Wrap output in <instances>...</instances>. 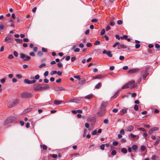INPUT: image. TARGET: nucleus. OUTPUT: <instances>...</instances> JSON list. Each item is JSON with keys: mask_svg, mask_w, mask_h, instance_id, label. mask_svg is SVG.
<instances>
[{"mask_svg": "<svg viewBox=\"0 0 160 160\" xmlns=\"http://www.w3.org/2000/svg\"><path fill=\"white\" fill-rule=\"evenodd\" d=\"M15 120L14 117H10L7 118L4 122V125L8 127L9 124Z\"/></svg>", "mask_w": 160, "mask_h": 160, "instance_id": "nucleus-1", "label": "nucleus"}, {"mask_svg": "<svg viewBox=\"0 0 160 160\" xmlns=\"http://www.w3.org/2000/svg\"><path fill=\"white\" fill-rule=\"evenodd\" d=\"M46 66V64L44 63H43L39 65V67L40 68H42L43 67L45 66Z\"/></svg>", "mask_w": 160, "mask_h": 160, "instance_id": "nucleus-49", "label": "nucleus"}, {"mask_svg": "<svg viewBox=\"0 0 160 160\" xmlns=\"http://www.w3.org/2000/svg\"><path fill=\"white\" fill-rule=\"evenodd\" d=\"M128 83L124 85L122 88V89H127L129 88Z\"/></svg>", "mask_w": 160, "mask_h": 160, "instance_id": "nucleus-25", "label": "nucleus"}, {"mask_svg": "<svg viewBox=\"0 0 160 160\" xmlns=\"http://www.w3.org/2000/svg\"><path fill=\"white\" fill-rule=\"evenodd\" d=\"M41 147H42L43 150H46L47 149V147L45 145H40Z\"/></svg>", "mask_w": 160, "mask_h": 160, "instance_id": "nucleus-30", "label": "nucleus"}, {"mask_svg": "<svg viewBox=\"0 0 160 160\" xmlns=\"http://www.w3.org/2000/svg\"><path fill=\"white\" fill-rule=\"evenodd\" d=\"M120 133L121 135H124V131L123 129H121L120 131Z\"/></svg>", "mask_w": 160, "mask_h": 160, "instance_id": "nucleus-47", "label": "nucleus"}, {"mask_svg": "<svg viewBox=\"0 0 160 160\" xmlns=\"http://www.w3.org/2000/svg\"><path fill=\"white\" fill-rule=\"evenodd\" d=\"M157 52L156 51V50H155L154 49H153L149 51V52L150 53H157Z\"/></svg>", "mask_w": 160, "mask_h": 160, "instance_id": "nucleus-27", "label": "nucleus"}, {"mask_svg": "<svg viewBox=\"0 0 160 160\" xmlns=\"http://www.w3.org/2000/svg\"><path fill=\"white\" fill-rule=\"evenodd\" d=\"M20 55L21 58L23 59L24 61H28L31 59L30 57L23 53H20Z\"/></svg>", "mask_w": 160, "mask_h": 160, "instance_id": "nucleus-4", "label": "nucleus"}, {"mask_svg": "<svg viewBox=\"0 0 160 160\" xmlns=\"http://www.w3.org/2000/svg\"><path fill=\"white\" fill-rule=\"evenodd\" d=\"M138 148V147L136 145H133L132 146V148L133 150H136Z\"/></svg>", "mask_w": 160, "mask_h": 160, "instance_id": "nucleus-26", "label": "nucleus"}, {"mask_svg": "<svg viewBox=\"0 0 160 160\" xmlns=\"http://www.w3.org/2000/svg\"><path fill=\"white\" fill-rule=\"evenodd\" d=\"M122 23V22L121 20H118L117 21V23L119 25L121 24Z\"/></svg>", "mask_w": 160, "mask_h": 160, "instance_id": "nucleus-51", "label": "nucleus"}, {"mask_svg": "<svg viewBox=\"0 0 160 160\" xmlns=\"http://www.w3.org/2000/svg\"><path fill=\"white\" fill-rule=\"evenodd\" d=\"M6 79V78H3L1 79L0 80V82L2 83H4L5 82Z\"/></svg>", "mask_w": 160, "mask_h": 160, "instance_id": "nucleus-34", "label": "nucleus"}, {"mask_svg": "<svg viewBox=\"0 0 160 160\" xmlns=\"http://www.w3.org/2000/svg\"><path fill=\"white\" fill-rule=\"evenodd\" d=\"M105 33V30L104 29H103L101 31V35L104 34Z\"/></svg>", "mask_w": 160, "mask_h": 160, "instance_id": "nucleus-56", "label": "nucleus"}, {"mask_svg": "<svg viewBox=\"0 0 160 160\" xmlns=\"http://www.w3.org/2000/svg\"><path fill=\"white\" fill-rule=\"evenodd\" d=\"M32 110V108H27L23 111V113L24 114L25 113H27L31 111Z\"/></svg>", "mask_w": 160, "mask_h": 160, "instance_id": "nucleus-20", "label": "nucleus"}, {"mask_svg": "<svg viewBox=\"0 0 160 160\" xmlns=\"http://www.w3.org/2000/svg\"><path fill=\"white\" fill-rule=\"evenodd\" d=\"M34 90L35 91H41V84L34 86L33 87Z\"/></svg>", "mask_w": 160, "mask_h": 160, "instance_id": "nucleus-11", "label": "nucleus"}, {"mask_svg": "<svg viewBox=\"0 0 160 160\" xmlns=\"http://www.w3.org/2000/svg\"><path fill=\"white\" fill-rule=\"evenodd\" d=\"M92 45V44L91 43L88 42L86 46L88 47H91Z\"/></svg>", "mask_w": 160, "mask_h": 160, "instance_id": "nucleus-58", "label": "nucleus"}, {"mask_svg": "<svg viewBox=\"0 0 160 160\" xmlns=\"http://www.w3.org/2000/svg\"><path fill=\"white\" fill-rule=\"evenodd\" d=\"M141 74L143 76L144 80H145L149 74L148 70L147 69L142 70L141 73Z\"/></svg>", "mask_w": 160, "mask_h": 160, "instance_id": "nucleus-5", "label": "nucleus"}, {"mask_svg": "<svg viewBox=\"0 0 160 160\" xmlns=\"http://www.w3.org/2000/svg\"><path fill=\"white\" fill-rule=\"evenodd\" d=\"M105 112L104 108L101 107V110L98 112V114L100 116H102L105 114Z\"/></svg>", "mask_w": 160, "mask_h": 160, "instance_id": "nucleus-8", "label": "nucleus"}, {"mask_svg": "<svg viewBox=\"0 0 160 160\" xmlns=\"http://www.w3.org/2000/svg\"><path fill=\"white\" fill-rule=\"evenodd\" d=\"M62 101H60L57 100H55L54 101V104L55 105H58L62 103Z\"/></svg>", "mask_w": 160, "mask_h": 160, "instance_id": "nucleus-21", "label": "nucleus"}, {"mask_svg": "<svg viewBox=\"0 0 160 160\" xmlns=\"http://www.w3.org/2000/svg\"><path fill=\"white\" fill-rule=\"evenodd\" d=\"M107 76V75H102V74H99L96 75L95 76L92 77V78L93 79H101L102 78H106Z\"/></svg>", "mask_w": 160, "mask_h": 160, "instance_id": "nucleus-6", "label": "nucleus"}, {"mask_svg": "<svg viewBox=\"0 0 160 160\" xmlns=\"http://www.w3.org/2000/svg\"><path fill=\"white\" fill-rule=\"evenodd\" d=\"M76 47V46L75 45L73 46L72 47V49L75 52H78L80 51V49L78 48H75Z\"/></svg>", "mask_w": 160, "mask_h": 160, "instance_id": "nucleus-16", "label": "nucleus"}, {"mask_svg": "<svg viewBox=\"0 0 160 160\" xmlns=\"http://www.w3.org/2000/svg\"><path fill=\"white\" fill-rule=\"evenodd\" d=\"M42 90L48 89L50 88L49 85L46 84H41Z\"/></svg>", "mask_w": 160, "mask_h": 160, "instance_id": "nucleus-7", "label": "nucleus"}, {"mask_svg": "<svg viewBox=\"0 0 160 160\" xmlns=\"http://www.w3.org/2000/svg\"><path fill=\"white\" fill-rule=\"evenodd\" d=\"M117 46H118V49H120L122 48H126L127 47L126 46L122 44H120L118 42H115L112 47L113 48H115Z\"/></svg>", "mask_w": 160, "mask_h": 160, "instance_id": "nucleus-2", "label": "nucleus"}, {"mask_svg": "<svg viewBox=\"0 0 160 160\" xmlns=\"http://www.w3.org/2000/svg\"><path fill=\"white\" fill-rule=\"evenodd\" d=\"M121 142L122 143H125L126 142V140L125 138H122L121 139Z\"/></svg>", "mask_w": 160, "mask_h": 160, "instance_id": "nucleus-46", "label": "nucleus"}, {"mask_svg": "<svg viewBox=\"0 0 160 160\" xmlns=\"http://www.w3.org/2000/svg\"><path fill=\"white\" fill-rule=\"evenodd\" d=\"M152 130L153 131H157L158 130V128L157 127H154L152 128Z\"/></svg>", "mask_w": 160, "mask_h": 160, "instance_id": "nucleus-38", "label": "nucleus"}, {"mask_svg": "<svg viewBox=\"0 0 160 160\" xmlns=\"http://www.w3.org/2000/svg\"><path fill=\"white\" fill-rule=\"evenodd\" d=\"M74 78L77 79H79V80H80V76H79V75H78V76H74Z\"/></svg>", "mask_w": 160, "mask_h": 160, "instance_id": "nucleus-60", "label": "nucleus"}, {"mask_svg": "<svg viewBox=\"0 0 160 160\" xmlns=\"http://www.w3.org/2000/svg\"><path fill=\"white\" fill-rule=\"evenodd\" d=\"M139 70L138 68H132L131 69L129 70L128 72L130 74H132L137 72Z\"/></svg>", "mask_w": 160, "mask_h": 160, "instance_id": "nucleus-9", "label": "nucleus"}, {"mask_svg": "<svg viewBox=\"0 0 160 160\" xmlns=\"http://www.w3.org/2000/svg\"><path fill=\"white\" fill-rule=\"evenodd\" d=\"M102 53L103 54H106L107 55L110 57H111L112 56L111 52L110 51H109L107 52L106 50H104L103 51Z\"/></svg>", "mask_w": 160, "mask_h": 160, "instance_id": "nucleus-12", "label": "nucleus"}, {"mask_svg": "<svg viewBox=\"0 0 160 160\" xmlns=\"http://www.w3.org/2000/svg\"><path fill=\"white\" fill-rule=\"evenodd\" d=\"M117 152L115 150H112L111 153L112 155L114 156L116 154Z\"/></svg>", "mask_w": 160, "mask_h": 160, "instance_id": "nucleus-33", "label": "nucleus"}, {"mask_svg": "<svg viewBox=\"0 0 160 160\" xmlns=\"http://www.w3.org/2000/svg\"><path fill=\"white\" fill-rule=\"evenodd\" d=\"M42 51L44 52H47V50L46 48H42Z\"/></svg>", "mask_w": 160, "mask_h": 160, "instance_id": "nucleus-55", "label": "nucleus"}, {"mask_svg": "<svg viewBox=\"0 0 160 160\" xmlns=\"http://www.w3.org/2000/svg\"><path fill=\"white\" fill-rule=\"evenodd\" d=\"M138 130L142 131L144 132H146V129L143 128H138Z\"/></svg>", "mask_w": 160, "mask_h": 160, "instance_id": "nucleus-45", "label": "nucleus"}, {"mask_svg": "<svg viewBox=\"0 0 160 160\" xmlns=\"http://www.w3.org/2000/svg\"><path fill=\"white\" fill-rule=\"evenodd\" d=\"M101 86V84L100 82H99L96 85L95 88L96 89H99L100 88Z\"/></svg>", "mask_w": 160, "mask_h": 160, "instance_id": "nucleus-28", "label": "nucleus"}, {"mask_svg": "<svg viewBox=\"0 0 160 160\" xmlns=\"http://www.w3.org/2000/svg\"><path fill=\"white\" fill-rule=\"evenodd\" d=\"M4 41L7 43H9L11 42V38L7 36L5 38Z\"/></svg>", "mask_w": 160, "mask_h": 160, "instance_id": "nucleus-14", "label": "nucleus"}, {"mask_svg": "<svg viewBox=\"0 0 160 160\" xmlns=\"http://www.w3.org/2000/svg\"><path fill=\"white\" fill-rule=\"evenodd\" d=\"M15 41L18 43H22V40L21 39H15Z\"/></svg>", "mask_w": 160, "mask_h": 160, "instance_id": "nucleus-23", "label": "nucleus"}, {"mask_svg": "<svg viewBox=\"0 0 160 160\" xmlns=\"http://www.w3.org/2000/svg\"><path fill=\"white\" fill-rule=\"evenodd\" d=\"M48 71H46L44 74V75L45 77L48 76Z\"/></svg>", "mask_w": 160, "mask_h": 160, "instance_id": "nucleus-53", "label": "nucleus"}, {"mask_svg": "<svg viewBox=\"0 0 160 160\" xmlns=\"http://www.w3.org/2000/svg\"><path fill=\"white\" fill-rule=\"evenodd\" d=\"M16 77L18 79H21L22 78V75L20 74H17L16 75Z\"/></svg>", "mask_w": 160, "mask_h": 160, "instance_id": "nucleus-42", "label": "nucleus"}, {"mask_svg": "<svg viewBox=\"0 0 160 160\" xmlns=\"http://www.w3.org/2000/svg\"><path fill=\"white\" fill-rule=\"evenodd\" d=\"M57 73V71H56L54 70V71H52L50 75H52L54 74H56Z\"/></svg>", "mask_w": 160, "mask_h": 160, "instance_id": "nucleus-40", "label": "nucleus"}, {"mask_svg": "<svg viewBox=\"0 0 160 160\" xmlns=\"http://www.w3.org/2000/svg\"><path fill=\"white\" fill-rule=\"evenodd\" d=\"M92 134L93 135H97V131L96 130H94L92 132Z\"/></svg>", "mask_w": 160, "mask_h": 160, "instance_id": "nucleus-37", "label": "nucleus"}, {"mask_svg": "<svg viewBox=\"0 0 160 160\" xmlns=\"http://www.w3.org/2000/svg\"><path fill=\"white\" fill-rule=\"evenodd\" d=\"M115 22H112V21L111 22H110V25L112 26H114L115 25Z\"/></svg>", "mask_w": 160, "mask_h": 160, "instance_id": "nucleus-63", "label": "nucleus"}, {"mask_svg": "<svg viewBox=\"0 0 160 160\" xmlns=\"http://www.w3.org/2000/svg\"><path fill=\"white\" fill-rule=\"evenodd\" d=\"M76 59V58L75 57H73L71 58V60L72 62H73Z\"/></svg>", "mask_w": 160, "mask_h": 160, "instance_id": "nucleus-59", "label": "nucleus"}, {"mask_svg": "<svg viewBox=\"0 0 160 160\" xmlns=\"http://www.w3.org/2000/svg\"><path fill=\"white\" fill-rule=\"evenodd\" d=\"M160 141V137H158L157 138V140L155 142L154 145L155 146H156L159 142Z\"/></svg>", "mask_w": 160, "mask_h": 160, "instance_id": "nucleus-17", "label": "nucleus"}, {"mask_svg": "<svg viewBox=\"0 0 160 160\" xmlns=\"http://www.w3.org/2000/svg\"><path fill=\"white\" fill-rule=\"evenodd\" d=\"M104 147H105V144H102L100 146V149L102 150H103L104 149Z\"/></svg>", "mask_w": 160, "mask_h": 160, "instance_id": "nucleus-39", "label": "nucleus"}, {"mask_svg": "<svg viewBox=\"0 0 160 160\" xmlns=\"http://www.w3.org/2000/svg\"><path fill=\"white\" fill-rule=\"evenodd\" d=\"M98 21V20L96 19H93L91 20V22H96Z\"/></svg>", "mask_w": 160, "mask_h": 160, "instance_id": "nucleus-62", "label": "nucleus"}, {"mask_svg": "<svg viewBox=\"0 0 160 160\" xmlns=\"http://www.w3.org/2000/svg\"><path fill=\"white\" fill-rule=\"evenodd\" d=\"M155 47L157 49H156V51L158 52L159 51V48L160 47V45L158 44H155Z\"/></svg>", "mask_w": 160, "mask_h": 160, "instance_id": "nucleus-22", "label": "nucleus"}, {"mask_svg": "<svg viewBox=\"0 0 160 160\" xmlns=\"http://www.w3.org/2000/svg\"><path fill=\"white\" fill-rule=\"evenodd\" d=\"M30 126V123L29 122H28L26 123V127L27 128H28Z\"/></svg>", "mask_w": 160, "mask_h": 160, "instance_id": "nucleus-64", "label": "nucleus"}, {"mask_svg": "<svg viewBox=\"0 0 160 160\" xmlns=\"http://www.w3.org/2000/svg\"><path fill=\"white\" fill-rule=\"evenodd\" d=\"M119 92H117L112 97L114 98H115L119 94Z\"/></svg>", "mask_w": 160, "mask_h": 160, "instance_id": "nucleus-48", "label": "nucleus"}, {"mask_svg": "<svg viewBox=\"0 0 160 160\" xmlns=\"http://www.w3.org/2000/svg\"><path fill=\"white\" fill-rule=\"evenodd\" d=\"M51 156L52 158H56L58 156L56 154H51Z\"/></svg>", "mask_w": 160, "mask_h": 160, "instance_id": "nucleus-50", "label": "nucleus"}, {"mask_svg": "<svg viewBox=\"0 0 160 160\" xmlns=\"http://www.w3.org/2000/svg\"><path fill=\"white\" fill-rule=\"evenodd\" d=\"M93 97V95L92 94H90L86 96L85 97V98L86 99H89L92 98Z\"/></svg>", "mask_w": 160, "mask_h": 160, "instance_id": "nucleus-19", "label": "nucleus"}, {"mask_svg": "<svg viewBox=\"0 0 160 160\" xmlns=\"http://www.w3.org/2000/svg\"><path fill=\"white\" fill-rule=\"evenodd\" d=\"M100 44V42L99 41H96V42H94V44L95 45H99Z\"/></svg>", "mask_w": 160, "mask_h": 160, "instance_id": "nucleus-43", "label": "nucleus"}, {"mask_svg": "<svg viewBox=\"0 0 160 160\" xmlns=\"http://www.w3.org/2000/svg\"><path fill=\"white\" fill-rule=\"evenodd\" d=\"M127 109H127H122L121 111H120L119 113V114L121 115H123L124 113H125L127 112Z\"/></svg>", "mask_w": 160, "mask_h": 160, "instance_id": "nucleus-15", "label": "nucleus"}, {"mask_svg": "<svg viewBox=\"0 0 160 160\" xmlns=\"http://www.w3.org/2000/svg\"><path fill=\"white\" fill-rule=\"evenodd\" d=\"M38 55L39 56H41L43 55V53L41 51H38Z\"/></svg>", "mask_w": 160, "mask_h": 160, "instance_id": "nucleus-35", "label": "nucleus"}, {"mask_svg": "<svg viewBox=\"0 0 160 160\" xmlns=\"http://www.w3.org/2000/svg\"><path fill=\"white\" fill-rule=\"evenodd\" d=\"M13 54L16 57H17L18 55V52L16 51H14L13 52Z\"/></svg>", "mask_w": 160, "mask_h": 160, "instance_id": "nucleus-54", "label": "nucleus"}, {"mask_svg": "<svg viewBox=\"0 0 160 160\" xmlns=\"http://www.w3.org/2000/svg\"><path fill=\"white\" fill-rule=\"evenodd\" d=\"M134 108L135 111L138 110V106L137 104L135 105L134 107Z\"/></svg>", "mask_w": 160, "mask_h": 160, "instance_id": "nucleus-41", "label": "nucleus"}, {"mask_svg": "<svg viewBox=\"0 0 160 160\" xmlns=\"http://www.w3.org/2000/svg\"><path fill=\"white\" fill-rule=\"evenodd\" d=\"M8 58L9 59H12L13 58V56L12 55H9Z\"/></svg>", "mask_w": 160, "mask_h": 160, "instance_id": "nucleus-61", "label": "nucleus"}, {"mask_svg": "<svg viewBox=\"0 0 160 160\" xmlns=\"http://www.w3.org/2000/svg\"><path fill=\"white\" fill-rule=\"evenodd\" d=\"M24 82L25 83L30 84V80H29L28 79H26L24 80Z\"/></svg>", "mask_w": 160, "mask_h": 160, "instance_id": "nucleus-29", "label": "nucleus"}, {"mask_svg": "<svg viewBox=\"0 0 160 160\" xmlns=\"http://www.w3.org/2000/svg\"><path fill=\"white\" fill-rule=\"evenodd\" d=\"M134 127L132 125L129 126L126 128V130L128 131H131L134 129Z\"/></svg>", "mask_w": 160, "mask_h": 160, "instance_id": "nucleus-13", "label": "nucleus"}, {"mask_svg": "<svg viewBox=\"0 0 160 160\" xmlns=\"http://www.w3.org/2000/svg\"><path fill=\"white\" fill-rule=\"evenodd\" d=\"M127 38H128L127 36L126 35H124L122 36H121L120 37V38L122 40L123 39H125L126 40V39H127Z\"/></svg>", "mask_w": 160, "mask_h": 160, "instance_id": "nucleus-32", "label": "nucleus"}, {"mask_svg": "<svg viewBox=\"0 0 160 160\" xmlns=\"http://www.w3.org/2000/svg\"><path fill=\"white\" fill-rule=\"evenodd\" d=\"M40 76L38 74H37L35 76L34 78L35 79L38 80Z\"/></svg>", "mask_w": 160, "mask_h": 160, "instance_id": "nucleus-36", "label": "nucleus"}, {"mask_svg": "<svg viewBox=\"0 0 160 160\" xmlns=\"http://www.w3.org/2000/svg\"><path fill=\"white\" fill-rule=\"evenodd\" d=\"M153 132V131L152 130V128L150 129L148 131V134H151Z\"/></svg>", "mask_w": 160, "mask_h": 160, "instance_id": "nucleus-57", "label": "nucleus"}, {"mask_svg": "<svg viewBox=\"0 0 160 160\" xmlns=\"http://www.w3.org/2000/svg\"><path fill=\"white\" fill-rule=\"evenodd\" d=\"M21 96L23 98H29L31 97L32 94L31 93L24 92L21 93Z\"/></svg>", "mask_w": 160, "mask_h": 160, "instance_id": "nucleus-3", "label": "nucleus"}, {"mask_svg": "<svg viewBox=\"0 0 160 160\" xmlns=\"http://www.w3.org/2000/svg\"><path fill=\"white\" fill-rule=\"evenodd\" d=\"M129 88H134L135 82L133 80H132L128 83Z\"/></svg>", "mask_w": 160, "mask_h": 160, "instance_id": "nucleus-10", "label": "nucleus"}, {"mask_svg": "<svg viewBox=\"0 0 160 160\" xmlns=\"http://www.w3.org/2000/svg\"><path fill=\"white\" fill-rule=\"evenodd\" d=\"M4 25L2 24L0 25V31L4 29Z\"/></svg>", "mask_w": 160, "mask_h": 160, "instance_id": "nucleus-44", "label": "nucleus"}, {"mask_svg": "<svg viewBox=\"0 0 160 160\" xmlns=\"http://www.w3.org/2000/svg\"><path fill=\"white\" fill-rule=\"evenodd\" d=\"M18 100H14L12 103L11 105V107H13L15 106V104L18 103Z\"/></svg>", "mask_w": 160, "mask_h": 160, "instance_id": "nucleus-18", "label": "nucleus"}, {"mask_svg": "<svg viewBox=\"0 0 160 160\" xmlns=\"http://www.w3.org/2000/svg\"><path fill=\"white\" fill-rule=\"evenodd\" d=\"M140 47V45L139 44H136L135 45V48L137 49L139 48Z\"/></svg>", "mask_w": 160, "mask_h": 160, "instance_id": "nucleus-52", "label": "nucleus"}, {"mask_svg": "<svg viewBox=\"0 0 160 160\" xmlns=\"http://www.w3.org/2000/svg\"><path fill=\"white\" fill-rule=\"evenodd\" d=\"M146 149V147L144 146H142L141 147V149L142 152L144 151Z\"/></svg>", "mask_w": 160, "mask_h": 160, "instance_id": "nucleus-31", "label": "nucleus"}, {"mask_svg": "<svg viewBox=\"0 0 160 160\" xmlns=\"http://www.w3.org/2000/svg\"><path fill=\"white\" fill-rule=\"evenodd\" d=\"M121 151L123 153H126L127 152V150L125 148H122L121 149Z\"/></svg>", "mask_w": 160, "mask_h": 160, "instance_id": "nucleus-24", "label": "nucleus"}]
</instances>
